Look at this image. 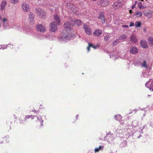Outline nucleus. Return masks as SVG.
I'll return each mask as SVG.
<instances>
[{
	"mask_svg": "<svg viewBox=\"0 0 153 153\" xmlns=\"http://www.w3.org/2000/svg\"><path fill=\"white\" fill-rule=\"evenodd\" d=\"M7 2L5 1H3L2 2L1 4V10H4L5 8V7L6 4Z\"/></svg>",
	"mask_w": 153,
	"mask_h": 153,
	"instance_id": "23",
	"label": "nucleus"
},
{
	"mask_svg": "<svg viewBox=\"0 0 153 153\" xmlns=\"http://www.w3.org/2000/svg\"><path fill=\"white\" fill-rule=\"evenodd\" d=\"M110 37V36L108 35H107L105 36L104 38L106 42H108L109 40Z\"/></svg>",
	"mask_w": 153,
	"mask_h": 153,
	"instance_id": "34",
	"label": "nucleus"
},
{
	"mask_svg": "<svg viewBox=\"0 0 153 153\" xmlns=\"http://www.w3.org/2000/svg\"><path fill=\"white\" fill-rule=\"evenodd\" d=\"M119 43V39H116L115 41H114L112 43L113 46H115L117 45Z\"/></svg>",
	"mask_w": 153,
	"mask_h": 153,
	"instance_id": "30",
	"label": "nucleus"
},
{
	"mask_svg": "<svg viewBox=\"0 0 153 153\" xmlns=\"http://www.w3.org/2000/svg\"><path fill=\"white\" fill-rule=\"evenodd\" d=\"M104 147L102 146H100L98 148H96L94 149L95 153L99 152L100 151L102 150L103 149Z\"/></svg>",
	"mask_w": 153,
	"mask_h": 153,
	"instance_id": "22",
	"label": "nucleus"
},
{
	"mask_svg": "<svg viewBox=\"0 0 153 153\" xmlns=\"http://www.w3.org/2000/svg\"><path fill=\"white\" fill-rule=\"evenodd\" d=\"M146 86L150 90L153 91V81H148L145 84Z\"/></svg>",
	"mask_w": 153,
	"mask_h": 153,
	"instance_id": "10",
	"label": "nucleus"
},
{
	"mask_svg": "<svg viewBox=\"0 0 153 153\" xmlns=\"http://www.w3.org/2000/svg\"><path fill=\"white\" fill-rule=\"evenodd\" d=\"M19 0H10L11 2L13 4H16Z\"/></svg>",
	"mask_w": 153,
	"mask_h": 153,
	"instance_id": "37",
	"label": "nucleus"
},
{
	"mask_svg": "<svg viewBox=\"0 0 153 153\" xmlns=\"http://www.w3.org/2000/svg\"><path fill=\"white\" fill-rule=\"evenodd\" d=\"M54 20L55 21L52 22L50 24V30L52 32L56 31L57 30V25H59L60 24L59 18L57 15H54Z\"/></svg>",
	"mask_w": 153,
	"mask_h": 153,
	"instance_id": "1",
	"label": "nucleus"
},
{
	"mask_svg": "<svg viewBox=\"0 0 153 153\" xmlns=\"http://www.w3.org/2000/svg\"><path fill=\"white\" fill-rule=\"evenodd\" d=\"M123 4V2L122 1H117L114 3L113 7L115 9H117L120 7Z\"/></svg>",
	"mask_w": 153,
	"mask_h": 153,
	"instance_id": "8",
	"label": "nucleus"
},
{
	"mask_svg": "<svg viewBox=\"0 0 153 153\" xmlns=\"http://www.w3.org/2000/svg\"><path fill=\"white\" fill-rule=\"evenodd\" d=\"M150 75V72L146 70L142 73V76L144 77H148Z\"/></svg>",
	"mask_w": 153,
	"mask_h": 153,
	"instance_id": "19",
	"label": "nucleus"
},
{
	"mask_svg": "<svg viewBox=\"0 0 153 153\" xmlns=\"http://www.w3.org/2000/svg\"><path fill=\"white\" fill-rule=\"evenodd\" d=\"M141 66L142 67H143L145 68H148V66L147 64V62L146 61L143 60L141 64Z\"/></svg>",
	"mask_w": 153,
	"mask_h": 153,
	"instance_id": "18",
	"label": "nucleus"
},
{
	"mask_svg": "<svg viewBox=\"0 0 153 153\" xmlns=\"http://www.w3.org/2000/svg\"><path fill=\"white\" fill-rule=\"evenodd\" d=\"M90 45H91V47H93L94 49L96 48H97V47L98 46H94L93 44H90Z\"/></svg>",
	"mask_w": 153,
	"mask_h": 153,
	"instance_id": "41",
	"label": "nucleus"
},
{
	"mask_svg": "<svg viewBox=\"0 0 153 153\" xmlns=\"http://www.w3.org/2000/svg\"><path fill=\"white\" fill-rule=\"evenodd\" d=\"M140 109L139 108H136L134 111L135 112L138 111Z\"/></svg>",
	"mask_w": 153,
	"mask_h": 153,
	"instance_id": "45",
	"label": "nucleus"
},
{
	"mask_svg": "<svg viewBox=\"0 0 153 153\" xmlns=\"http://www.w3.org/2000/svg\"><path fill=\"white\" fill-rule=\"evenodd\" d=\"M130 49V52L131 53L135 54L137 52L138 50L135 47H131Z\"/></svg>",
	"mask_w": 153,
	"mask_h": 153,
	"instance_id": "17",
	"label": "nucleus"
},
{
	"mask_svg": "<svg viewBox=\"0 0 153 153\" xmlns=\"http://www.w3.org/2000/svg\"><path fill=\"white\" fill-rule=\"evenodd\" d=\"M135 5H136L135 4H133V5L132 6V7H131L132 9H133L135 7Z\"/></svg>",
	"mask_w": 153,
	"mask_h": 153,
	"instance_id": "46",
	"label": "nucleus"
},
{
	"mask_svg": "<svg viewBox=\"0 0 153 153\" xmlns=\"http://www.w3.org/2000/svg\"><path fill=\"white\" fill-rule=\"evenodd\" d=\"M22 7L23 11L25 12H27L30 10L29 5L25 2L23 3Z\"/></svg>",
	"mask_w": 153,
	"mask_h": 153,
	"instance_id": "9",
	"label": "nucleus"
},
{
	"mask_svg": "<svg viewBox=\"0 0 153 153\" xmlns=\"http://www.w3.org/2000/svg\"><path fill=\"white\" fill-rule=\"evenodd\" d=\"M1 46H0V47Z\"/></svg>",
	"mask_w": 153,
	"mask_h": 153,
	"instance_id": "58",
	"label": "nucleus"
},
{
	"mask_svg": "<svg viewBox=\"0 0 153 153\" xmlns=\"http://www.w3.org/2000/svg\"><path fill=\"white\" fill-rule=\"evenodd\" d=\"M99 18L101 20L102 23L105 22V19L104 14L102 12H100L99 14Z\"/></svg>",
	"mask_w": 153,
	"mask_h": 153,
	"instance_id": "16",
	"label": "nucleus"
},
{
	"mask_svg": "<svg viewBox=\"0 0 153 153\" xmlns=\"http://www.w3.org/2000/svg\"><path fill=\"white\" fill-rule=\"evenodd\" d=\"M24 30L25 31V33L28 34H29L30 33V30L28 28H26V29H24Z\"/></svg>",
	"mask_w": 153,
	"mask_h": 153,
	"instance_id": "33",
	"label": "nucleus"
},
{
	"mask_svg": "<svg viewBox=\"0 0 153 153\" xmlns=\"http://www.w3.org/2000/svg\"><path fill=\"white\" fill-rule=\"evenodd\" d=\"M83 28L87 35H91V30L88 25L84 24L83 25Z\"/></svg>",
	"mask_w": 153,
	"mask_h": 153,
	"instance_id": "6",
	"label": "nucleus"
},
{
	"mask_svg": "<svg viewBox=\"0 0 153 153\" xmlns=\"http://www.w3.org/2000/svg\"><path fill=\"white\" fill-rule=\"evenodd\" d=\"M131 41L133 43H135L137 42V39L135 36L133 35L130 37Z\"/></svg>",
	"mask_w": 153,
	"mask_h": 153,
	"instance_id": "21",
	"label": "nucleus"
},
{
	"mask_svg": "<svg viewBox=\"0 0 153 153\" xmlns=\"http://www.w3.org/2000/svg\"><path fill=\"white\" fill-rule=\"evenodd\" d=\"M78 115H76V119H78Z\"/></svg>",
	"mask_w": 153,
	"mask_h": 153,
	"instance_id": "48",
	"label": "nucleus"
},
{
	"mask_svg": "<svg viewBox=\"0 0 153 153\" xmlns=\"http://www.w3.org/2000/svg\"><path fill=\"white\" fill-rule=\"evenodd\" d=\"M29 19L30 22H33L34 20V15L31 12L30 13L29 15Z\"/></svg>",
	"mask_w": 153,
	"mask_h": 153,
	"instance_id": "20",
	"label": "nucleus"
},
{
	"mask_svg": "<svg viewBox=\"0 0 153 153\" xmlns=\"http://www.w3.org/2000/svg\"><path fill=\"white\" fill-rule=\"evenodd\" d=\"M35 37V38H38V36H36V35H35V36L34 37Z\"/></svg>",
	"mask_w": 153,
	"mask_h": 153,
	"instance_id": "51",
	"label": "nucleus"
},
{
	"mask_svg": "<svg viewBox=\"0 0 153 153\" xmlns=\"http://www.w3.org/2000/svg\"><path fill=\"white\" fill-rule=\"evenodd\" d=\"M135 26L136 27H139L141 26V22L139 21H137L135 23Z\"/></svg>",
	"mask_w": 153,
	"mask_h": 153,
	"instance_id": "31",
	"label": "nucleus"
},
{
	"mask_svg": "<svg viewBox=\"0 0 153 153\" xmlns=\"http://www.w3.org/2000/svg\"><path fill=\"white\" fill-rule=\"evenodd\" d=\"M74 23L78 26H79L82 24V22L80 20L77 19L74 21Z\"/></svg>",
	"mask_w": 153,
	"mask_h": 153,
	"instance_id": "27",
	"label": "nucleus"
},
{
	"mask_svg": "<svg viewBox=\"0 0 153 153\" xmlns=\"http://www.w3.org/2000/svg\"><path fill=\"white\" fill-rule=\"evenodd\" d=\"M19 123H20L25 124L26 123V121L25 119L24 120H19Z\"/></svg>",
	"mask_w": 153,
	"mask_h": 153,
	"instance_id": "39",
	"label": "nucleus"
},
{
	"mask_svg": "<svg viewBox=\"0 0 153 153\" xmlns=\"http://www.w3.org/2000/svg\"><path fill=\"white\" fill-rule=\"evenodd\" d=\"M123 123V122H122V123H122H122Z\"/></svg>",
	"mask_w": 153,
	"mask_h": 153,
	"instance_id": "56",
	"label": "nucleus"
},
{
	"mask_svg": "<svg viewBox=\"0 0 153 153\" xmlns=\"http://www.w3.org/2000/svg\"><path fill=\"white\" fill-rule=\"evenodd\" d=\"M91 45H90V44L89 43V45L87 48V49L88 52L90 51V47H91Z\"/></svg>",
	"mask_w": 153,
	"mask_h": 153,
	"instance_id": "42",
	"label": "nucleus"
},
{
	"mask_svg": "<svg viewBox=\"0 0 153 153\" xmlns=\"http://www.w3.org/2000/svg\"><path fill=\"white\" fill-rule=\"evenodd\" d=\"M67 7L74 11H77L78 10L77 8H76L75 6L70 3H67Z\"/></svg>",
	"mask_w": 153,
	"mask_h": 153,
	"instance_id": "12",
	"label": "nucleus"
},
{
	"mask_svg": "<svg viewBox=\"0 0 153 153\" xmlns=\"http://www.w3.org/2000/svg\"><path fill=\"white\" fill-rule=\"evenodd\" d=\"M1 46L0 47V49H4L6 48H7V45H0Z\"/></svg>",
	"mask_w": 153,
	"mask_h": 153,
	"instance_id": "36",
	"label": "nucleus"
},
{
	"mask_svg": "<svg viewBox=\"0 0 153 153\" xmlns=\"http://www.w3.org/2000/svg\"><path fill=\"white\" fill-rule=\"evenodd\" d=\"M102 31L101 30L99 29H96L93 33V34L96 36H99L102 34Z\"/></svg>",
	"mask_w": 153,
	"mask_h": 153,
	"instance_id": "14",
	"label": "nucleus"
},
{
	"mask_svg": "<svg viewBox=\"0 0 153 153\" xmlns=\"http://www.w3.org/2000/svg\"><path fill=\"white\" fill-rule=\"evenodd\" d=\"M136 15L138 17H140L142 15V13L140 11H137L136 13Z\"/></svg>",
	"mask_w": 153,
	"mask_h": 153,
	"instance_id": "35",
	"label": "nucleus"
},
{
	"mask_svg": "<svg viewBox=\"0 0 153 153\" xmlns=\"http://www.w3.org/2000/svg\"><path fill=\"white\" fill-rule=\"evenodd\" d=\"M25 109L23 108H21L19 109V112L18 113V114L19 115L20 114H24V111H25Z\"/></svg>",
	"mask_w": 153,
	"mask_h": 153,
	"instance_id": "32",
	"label": "nucleus"
},
{
	"mask_svg": "<svg viewBox=\"0 0 153 153\" xmlns=\"http://www.w3.org/2000/svg\"><path fill=\"white\" fill-rule=\"evenodd\" d=\"M131 10H130V13H131Z\"/></svg>",
	"mask_w": 153,
	"mask_h": 153,
	"instance_id": "52",
	"label": "nucleus"
},
{
	"mask_svg": "<svg viewBox=\"0 0 153 153\" xmlns=\"http://www.w3.org/2000/svg\"><path fill=\"white\" fill-rule=\"evenodd\" d=\"M127 38V37L125 35H122L120 36L119 37V40H122L124 39H126Z\"/></svg>",
	"mask_w": 153,
	"mask_h": 153,
	"instance_id": "28",
	"label": "nucleus"
},
{
	"mask_svg": "<svg viewBox=\"0 0 153 153\" xmlns=\"http://www.w3.org/2000/svg\"><path fill=\"white\" fill-rule=\"evenodd\" d=\"M134 23L133 22H131L130 23L129 26L130 27H132L134 25Z\"/></svg>",
	"mask_w": 153,
	"mask_h": 153,
	"instance_id": "43",
	"label": "nucleus"
},
{
	"mask_svg": "<svg viewBox=\"0 0 153 153\" xmlns=\"http://www.w3.org/2000/svg\"><path fill=\"white\" fill-rule=\"evenodd\" d=\"M148 41L149 45H153V38L149 37L148 39Z\"/></svg>",
	"mask_w": 153,
	"mask_h": 153,
	"instance_id": "25",
	"label": "nucleus"
},
{
	"mask_svg": "<svg viewBox=\"0 0 153 153\" xmlns=\"http://www.w3.org/2000/svg\"><path fill=\"white\" fill-rule=\"evenodd\" d=\"M47 36L45 35H43L42 36H41L40 39H43L45 38V39H47Z\"/></svg>",
	"mask_w": 153,
	"mask_h": 153,
	"instance_id": "40",
	"label": "nucleus"
},
{
	"mask_svg": "<svg viewBox=\"0 0 153 153\" xmlns=\"http://www.w3.org/2000/svg\"><path fill=\"white\" fill-rule=\"evenodd\" d=\"M109 3L108 0H101L99 4L102 7H105L108 5Z\"/></svg>",
	"mask_w": 153,
	"mask_h": 153,
	"instance_id": "13",
	"label": "nucleus"
},
{
	"mask_svg": "<svg viewBox=\"0 0 153 153\" xmlns=\"http://www.w3.org/2000/svg\"><path fill=\"white\" fill-rule=\"evenodd\" d=\"M36 11L37 15L41 17L45 16L46 15V13L44 11L40 8H36Z\"/></svg>",
	"mask_w": 153,
	"mask_h": 153,
	"instance_id": "5",
	"label": "nucleus"
},
{
	"mask_svg": "<svg viewBox=\"0 0 153 153\" xmlns=\"http://www.w3.org/2000/svg\"><path fill=\"white\" fill-rule=\"evenodd\" d=\"M145 115H146V114H144V115H143V116H145Z\"/></svg>",
	"mask_w": 153,
	"mask_h": 153,
	"instance_id": "53",
	"label": "nucleus"
},
{
	"mask_svg": "<svg viewBox=\"0 0 153 153\" xmlns=\"http://www.w3.org/2000/svg\"><path fill=\"white\" fill-rule=\"evenodd\" d=\"M71 38V33L69 32H66L62 34L60 37L59 40L61 42L64 43L70 40Z\"/></svg>",
	"mask_w": 153,
	"mask_h": 153,
	"instance_id": "2",
	"label": "nucleus"
},
{
	"mask_svg": "<svg viewBox=\"0 0 153 153\" xmlns=\"http://www.w3.org/2000/svg\"><path fill=\"white\" fill-rule=\"evenodd\" d=\"M140 136H139L138 137V138H140Z\"/></svg>",
	"mask_w": 153,
	"mask_h": 153,
	"instance_id": "54",
	"label": "nucleus"
},
{
	"mask_svg": "<svg viewBox=\"0 0 153 153\" xmlns=\"http://www.w3.org/2000/svg\"><path fill=\"white\" fill-rule=\"evenodd\" d=\"M36 118L37 120L39 121L41 123V126H43V120L42 119V117H36Z\"/></svg>",
	"mask_w": 153,
	"mask_h": 153,
	"instance_id": "29",
	"label": "nucleus"
},
{
	"mask_svg": "<svg viewBox=\"0 0 153 153\" xmlns=\"http://www.w3.org/2000/svg\"><path fill=\"white\" fill-rule=\"evenodd\" d=\"M114 118H115L116 120L119 121L120 122L121 121L122 117L120 114L115 115L114 116Z\"/></svg>",
	"mask_w": 153,
	"mask_h": 153,
	"instance_id": "24",
	"label": "nucleus"
},
{
	"mask_svg": "<svg viewBox=\"0 0 153 153\" xmlns=\"http://www.w3.org/2000/svg\"><path fill=\"white\" fill-rule=\"evenodd\" d=\"M140 109L142 111H143L145 109V108H140Z\"/></svg>",
	"mask_w": 153,
	"mask_h": 153,
	"instance_id": "49",
	"label": "nucleus"
},
{
	"mask_svg": "<svg viewBox=\"0 0 153 153\" xmlns=\"http://www.w3.org/2000/svg\"><path fill=\"white\" fill-rule=\"evenodd\" d=\"M152 13V12H150V13Z\"/></svg>",
	"mask_w": 153,
	"mask_h": 153,
	"instance_id": "57",
	"label": "nucleus"
},
{
	"mask_svg": "<svg viewBox=\"0 0 153 153\" xmlns=\"http://www.w3.org/2000/svg\"><path fill=\"white\" fill-rule=\"evenodd\" d=\"M72 25L69 22H65L64 25V27L67 30L66 32H69L71 28Z\"/></svg>",
	"mask_w": 153,
	"mask_h": 153,
	"instance_id": "11",
	"label": "nucleus"
},
{
	"mask_svg": "<svg viewBox=\"0 0 153 153\" xmlns=\"http://www.w3.org/2000/svg\"><path fill=\"white\" fill-rule=\"evenodd\" d=\"M2 21V27L4 30L7 29L9 28V23L8 19L4 17L3 18L2 16L0 15V22ZM1 27V25L0 23V28Z\"/></svg>",
	"mask_w": 153,
	"mask_h": 153,
	"instance_id": "3",
	"label": "nucleus"
},
{
	"mask_svg": "<svg viewBox=\"0 0 153 153\" xmlns=\"http://www.w3.org/2000/svg\"><path fill=\"white\" fill-rule=\"evenodd\" d=\"M36 117L35 116L32 115H26L25 116V121L26 120L30 118H31L32 119H33L34 118V117Z\"/></svg>",
	"mask_w": 153,
	"mask_h": 153,
	"instance_id": "26",
	"label": "nucleus"
},
{
	"mask_svg": "<svg viewBox=\"0 0 153 153\" xmlns=\"http://www.w3.org/2000/svg\"><path fill=\"white\" fill-rule=\"evenodd\" d=\"M140 45L141 46L144 48H146L148 47L146 42L145 40H142L141 41Z\"/></svg>",
	"mask_w": 153,
	"mask_h": 153,
	"instance_id": "15",
	"label": "nucleus"
},
{
	"mask_svg": "<svg viewBox=\"0 0 153 153\" xmlns=\"http://www.w3.org/2000/svg\"><path fill=\"white\" fill-rule=\"evenodd\" d=\"M33 112H36V111L35 110H33Z\"/></svg>",
	"mask_w": 153,
	"mask_h": 153,
	"instance_id": "50",
	"label": "nucleus"
},
{
	"mask_svg": "<svg viewBox=\"0 0 153 153\" xmlns=\"http://www.w3.org/2000/svg\"><path fill=\"white\" fill-rule=\"evenodd\" d=\"M137 1H135V3H136V4L137 3Z\"/></svg>",
	"mask_w": 153,
	"mask_h": 153,
	"instance_id": "55",
	"label": "nucleus"
},
{
	"mask_svg": "<svg viewBox=\"0 0 153 153\" xmlns=\"http://www.w3.org/2000/svg\"><path fill=\"white\" fill-rule=\"evenodd\" d=\"M115 138V135L110 132H108L106 136L105 137L104 139L107 142H110Z\"/></svg>",
	"mask_w": 153,
	"mask_h": 153,
	"instance_id": "4",
	"label": "nucleus"
},
{
	"mask_svg": "<svg viewBox=\"0 0 153 153\" xmlns=\"http://www.w3.org/2000/svg\"><path fill=\"white\" fill-rule=\"evenodd\" d=\"M138 6L140 8H144V6L142 5V3L140 2L138 3Z\"/></svg>",
	"mask_w": 153,
	"mask_h": 153,
	"instance_id": "38",
	"label": "nucleus"
},
{
	"mask_svg": "<svg viewBox=\"0 0 153 153\" xmlns=\"http://www.w3.org/2000/svg\"><path fill=\"white\" fill-rule=\"evenodd\" d=\"M110 57L111 58H113V57H114V56H113V55H110Z\"/></svg>",
	"mask_w": 153,
	"mask_h": 153,
	"instance_id": "47",
	"label": "nucleus"
},
{
	"mask_svg": "<svg viewBox=\"0 0 153 153\" xmlns=\"http://www.w3.org/2000/svg\"><path fill=\"white\" fill-rule=\"evenodd\" d=\"M37 30L41 32H44L46 30L45 27L42 24H38L36 26Z\"/></svg>",
	"mask_w": 153,
	"mask_h": 153,
	"instance_id": "7",
	"label": "nucleus"
},
{
	"mask_svg": "<svg viewBox=\"0 0 153 153\" xmlns=\"http://www.w3.org/2000/svg\"><path fill=\"white\" fill-rule=\"evenodd\" d=\"M122 27L125 28H128V26L126 25H123Z\"/></svg>",
	"mask_w": 153,
	"mask_h": 153,
	"instance_id": "44",
	"label": "nucleus"
}]
</instances>
